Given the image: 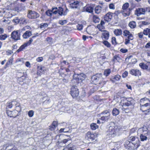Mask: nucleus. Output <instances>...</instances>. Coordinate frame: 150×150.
I'll return each instance as SVG.
<instances>
[{
  "label": "nucleus",
  "mask_w": 150,
  "mask_h": 150,
  "mask_svg": "<svg viewBox=\"0 0 150 150\" xmlns=\"http://www.w3.org/2000/svg\"><path fill=\"white\" fill-rule=\"evenodd\" d=\"M126 101V102L122 105L121 108L123 111L127 113L130 111L132 108L131 107L133 108V100L132 99L128 98Z\"/></svg>",
  "instance_id": "obj_1"
},
{
  "label": "nucleus",
  "mask_w": 150,
  "mask_h": 150,
  "mask_svg": "<svg viewBox=\"0 0 150 150\" xmlns=\"http://www.w3.org/2000/svg\"><path fill=\"white\" fill-rule=\"evenodd\" d=\"M91 79V83L95 85L98 83L102 84L103 86L106 83L105 81L100 82L102 79V75L100 73L97 74L95 75L92 76Z\"/></svg>",
  "instance_id": "obj_2"
},
{
  "label": "nucleus",
  "mask_w": 150,
  "mask_h": 150,
  "mask_svg": "<svg viewBox=\"0 0 150 150\" xmlns=\"http://www.w3.org/2000/svg\"><path fill=\"white\" fill-rule=\"evenodd\" d=\"M129 4L127 2L125 3L122 6L121 13L125 17L129 16L131 11L132 9V8H129Z\"/></svg>",
  "instance_id": "obj_3"
},
{
  "label": "nucleus",
  "mask_w": 150,
  "mask_h": 150,
  "mask_svg": "<svg viewBox=\"0 0 150 150\" xmlns=\"http://www.w3.org/2000/svg\"><path fill=\"white\" fill-rule=\"evenodd\" d=\"M119 130V128L117 126H111L109 127V133L108 135L109 138H112L115 136Z\"/></svg>",
  "instance_id": "obj_4"
},
{
  "label": "nucleus",
  "mask_w": 150,
  "mask_h": 150,
  "mask_svg": "<svg viewBox=\"0 0 150 150\" xmlns=\"http://www.w3.org/2000/svg\"><path fill=\"white\" fill-rule=\"evenodd\" d=\"M86 75L83 73L79 74H74L73 75V79L72 80L73 82L77 83L82 82L86 78Z\"/></svg>",
  "instance_id": "obj_5"
},
{
  "label": "nucleus",
  "mask_w": 150,
  "mask_h": 150,
  "mask_svg": "<svg viewBox=\"0 0 150 150\" xmlns=\"http://www.w3.org/2000/svg\"><path fill=\"white\" fill-rule=\"evenodd\" d=\"M100 115H103L100 118L101 120L106 121L110 120V113L108 110H105L103 111Z\"/></svg>",
  "instance_id": "obj_6"
},
{
  "label": "nucleus",
  "mask_w": 150,
  "mask_h": 150,
  "mask_svg": "<svg viewBox=\"0 0 150 150\" xmlns=\"http://www.w3.org/2000/svg\"><path fill=\"white\" fill-rule=\"evenodd\" d=\"M129 139L131 141V143L134 146V148L137 149L139 146V138L136 136H131Z\"/></svg>",
  "instance_id": "obj_7"
},
{
  "label": "nucleus",
  "mask_w": 150,
  "mask_h": 150,
  "mask_svg": "<svg viewBox=\"0 0 150 150\" xmlns=\"http://www.w3.org/2000/svg\"><path fill=\"white\" fill-rule=\"evenodd\" d=\"M27 16L29 19H35L39 17L40 14L35 11L29 10L28 11Z\"/></svg>",
  "instance_id": "obj_8"
},
{
  "label": "nucleus",
  "mask_w": 150,
  "mask_h": 150,
  "mask_svg": "<svg viewBox=\"0 0 150 150\" xmlns=\"http://www.w3.org/2000/svg\"><path fill=\"white\" fill-rule=\"evenodd\" d=\"M137 133L138 134H144L145 135V134H149V132L148 130L147 127L144 126L142 127L139 129L137 130Z\"/></svg>",
  "instance_id": "obj_9"
},
{
  "label": "nucleus",
  "mask_w": 150,
  "mask_h": 150,
  "mask_svg": "<svg viewBox=\"0 0 150 150\" xmlns=\"http://www.w3.org/2000/svg\"><path fill=\"white\" fill-rule=\"evenodd\" d=\"M71 90V94L72 97L73 98L77 97L79 94L78 89L76 86H72Z\"/></svg>",
  "instance_id": "obj_10"
},
{
  "label": "nucleus",
  "mask_w": 150,
  "mask_h": 150,
  "mask_svg": "<svg viewBox=\"0 0 150 150\" xmlns=\"http://www.w3.org/2000/svg\"><path fill=\"white\" fill-rule=\"evenodd\" d=\"M129 73L132 75L135 76H139L141 75L140 71L137 69H132L129 71Z\"/></svg>",
  "instance_id": "obj_11"
},
{
  "label": "nucleus",
  "mask_w": 150,
  "mask_h": 150,
  "mask_svg": "<svg viewBox=\"0 0 150 150\" xmlns=\"http://www.w3.org/2000/svg\"><path fill=\"white\" fill-rule=\"evenodd\" d=\"M96 138L95 135L91 132H88L86 134V138L89 141H92Z\"/></svg>",
  "instance_id": "obj_12"
},
{
  "label": "nucleus",
  "mask_w": 150,
  "mask_h": 150,
  "mask_svg": "<svg viewBox=\"0 0 150 150\" xmlns=\"http://www.w3.org/2000/svg\"><path fill=\"white\" fill-rule=\"evenodd\" d=\"M11 38L15 40H18L20 39V34H18V32L16 31H14L11 34Z\"/></svg>",
  "instance_id": "obj_13"
},
{
  "label": "nucleus",
  "mask_w": 150,
  "mask_h": 150,
  "mask_svg": "<svg viewBox=\"0 0 150 150\" xmlns=\"http://www.w3.org/2000/svg\"><path fill=\"white\" fill-rule=\"evenodd\" d=\"M55 9H57V10L53 11V14H56L58 13L59 15L60 16H62V15L64 16L67 14V13L65 12H63V9L62 7H59L58 9L57 8H56Z\"/></svg>",
  "instance_id": "obj_14"
},
{
  "label": "nucleus",
  "mask_w": 150,
  "mask_h": 150,
  "mask_svg": "<svg viewBox=\"0 0 150 150\" xmlns=\"http://www.w3.org/2000/svg\"><path fill=\"white\" fill-rule=\"evenodd\" d=\"M140 109L143 112H149L150 110V104L140 106Z\"/></svg>",
  "instance_id": "obj_15"
},
{
  "label": "nucleus",
  "mask_w": 150,
  "mask_h": 150,
  "mask_svg": "<svg viewBox=\"0 0 150 150\" xmlns=\"http://www.w3.org/2000/svg\"><path fill=\"white\" fill-rule=\"evenodd\" d=\"M113 13L111 12H108L105 16L104 20L107 22L110 21L112 17Z\"/></svg>",
  "instance_id": "obj_16"
},
{
  "label": "nucleus",
  "mask_w": 150,
  "mask_h": 150,
  "mask_svg": "<svg viewBox=\"0 0 150 150\" xmlns=\"http://www.w3.org/2000/svg\"><path fill=\"white\" fill-rule=\"evenodd\" d=\"M4 150H17L16 148L13 145H6L3 146Z\"/></svg>",
  "instance_id": "obj_17"
},
{
  "label": "nucleus",
  "mask_w": 150,
  "mask_h": 150,
  "mask_svg": "<svg viewBox=\"0 0 150 150\" xmlns=\"http://www.w3.org/2000/svg\"><path fill=\"white\" fill-rule=\"evenodd\" d=\"M123 35L125 36H127V38L131 39V40H132L133 39V36L132 34L129 31L125 30L123 32Z\"/></svg>",
  "instance_id": "obj_18"
},
{
  "label": "nucleus",
  "mask_w": 150,
  "mask_h": 150,
  "mask_svg": "<svg viewBox=\"0 0 150 150\" xmlns=\"http://www.w3.org/2000/svg\"><path fill=\"white\" fill-rule=\"evenodd\" d=\"M146 11L145 9L141 8H139L136 9L135 14L137 16H140L141 14H144Z\"/></svg>",
  "instance_id": "obj_19"
},
{
  "label": "nucleus",
  "mask_w": 150,
  "mask_h": 150,
  "mask_svg": "<svg viewBox=\"0 0 150 150\" xmlns=\"http://www.w3.org/2000/svg\"><path fill=\"white\" fill-rule=\"evenodd\" d=\"M140 106L150 104L149 99L146 98H143L141 99L140 100Z\"/></svg>",
  "instance_id": "obj_20"
},
{
  "label": "nucleus",
  "mask_w": 150,
  "mask_h": 150,
  "mask_svg": "<svg viewBox=\"0 0 150 150\" xmlns=\"http://www.w3.org/2000/svg\"><path fill=\"white\" fill-rule=\"evenodd\" d=\"M121 76L119 75H116L115 76H112L110 79V80L113 83H115L116 81H119L121 78Z\"/></svg>",
  "instance_id": "obj_21"
},
{
  "label": "nucleus",
  "mask_w": 150,
  "mask_h": 150,
  "mask_svg": "<svg viewBox=\"0 0 150 150\" xmlns=\"http://www.w3.org/2000/svg\"><path fill=\"white\" fill-rule=\"evenodd\" d=\"M79 2L78 1H74L70 4V7L73 8H76L79 5Z\"/></svg>",
  "instance_id": "obj_22"
},
{
  "label": "nucleus",
  "mask_w": 150,
  "mask_h": 150,
  "mask_svg": "<svg viewBox=\"0 0 150 150\" xmlns=\"http://www.w3.org/2000/svg\"><path fill=\"white\" fill-rule=\"evenodd\" d=\"M109 33L107 31H105L102 33L101 37L103 40H108L109 37Z\"/></svg>",
  "instance_id": "obj_23"
},
{
  "label": "nucleus",
  "mask_w": 150,
  "mask_h": 150,
  "mask_svg": "<svg viewBox=\"0 0 150 150\" xmlns=\"http://www.w3.org/2000/svg\"><path fill=\"white\" fill-rule=\"evenodd\" d=\"M32 35V33L29 31H26L23 35V37L24 39L28 38Z\"/></svg>",
  "instance_id": "obj_24"
},
{
  "label": "nucleus",
  "mask_w": 150,
  "mask_h": 150,
  "mask_svg": "<svg viewBox=\"0 0 150 150\" xmlns=\"http://www.w3.org/2000/svg\"><path fill=\"white\" fill-rule=\"evenodd\" d=\"M140 140L142 141H146L148 139L149 134H145L144 135V134H139Z\"/></svg>",
  "instance_id": "obj_25"
},
{
  "label": "nucleus",
  "mask_w": 150,
  "mask_h": 150,
  "mask_svg": "<svg viewBox=\"0 0 150 150\" xmlns=\"http://www.w3.org/2000/svg\"><path fill=\"white\" fill-rule=\"evenodd\" d=\"M114 33L116 36H119L122 34V31L121 29H117L114 30Z\"/></svg>",
  "instance_id": "obj_26"
},
{
  "label": "nucleus",
  "mask_w": 150,
  "mask_h": 150,
  "mask_svg": "<svg viewBox=\"0 0 150 150\" xmlns=\"http://www.w3.org/2000/svg\"><path fill=\"white\" fill-rule=\"evenodd\" d=\"M20 23L22 24H26L29 21L28 19L23 17L20 18Z\"/></svg>",
  "instance_id": "obj_27"
},
{
  "label": "nucleus",
  "mask_w": 150,
  "mask_h": 150,
  "mask_svg": "<svg viewBox=\"0 0 150 150\" xmlns=\"http://www.w3.org/2000/svg\"><path fill=\"white\" fill-rule=\"evenodd\" d=\"M12 112H13L12 111L8 110H7L6 111V113L8 116H9L10 117H16L18 115H14L13 114Z\"/></svg>",
  "instance_id": "obj_28"
},
{
  "label": "nucleus",
  "mask_w": 150,
  "mask_h": 150,
  "mask_svg": "<svg viewBox=\"0 0 150 150\" xmlns=\"http://www.w3.org/2000/svg\"><path fill=\"white\" fill-rule=\"evenodd\" d=\"M129 25L131 28H134L136 26V22L134 21H131L129 23Z\"/></svg>",
  "instance_id": "obj_29"
},
{
  "label": "nucleus",
  "mask_w": 150,
  "mask_h": 150,
  "mask_svg": "<svg viewBox=\"0 0 150 150\" xmlns=\"http://www.w3.org/2000/svg\"><path fill=\"white\" fill-rule=\"evenodd\" d=\"M119 113V111L117 108H114L112 111V114L113 116H116Z\"/></svg>",
  "instance_id": "obj_30"
},
{
  "label": "nucleus",
  "mask_w": 150,
  "mask_h": 150,
  "mask_svg": "<svg viewBox=\"0 0 150 150\" xmlns=\"http://www.w3.org/2000/svg\"><path fill=\"white\" fill-rule=\"evenodd\" d=\"M94 10L96 13L98 14L100 13L101 11V7L99 6H96Z\"/></svg>",
  "instance_id": "obj_31"
},
{
  "label": "nucleus",
  "mask_w": 150,
  "mask_h": 150,
  "mask_svg": "<svg viewBox=\"0 0 150 150\" xmlns=\"http://www.w3.org/2000/svg\"><path fill=\"white\" fill-rule=\"evenodd\" d=\"M13 59L12 56L10 57L8 62L6 63V67H7L8 65L12 64Z\"/></svg>",
  "instance_id": "obj_32"
},
{
  "label": "nucleus",
  "mask_w": 150,
  "mask_h": 150,
  "mask_svg": "<svg viewBox=\"0 0 150 150\" xmlns=\"http://www.w3.org/2000/svg\"><path fill=\"white\" fill-rule=\"evenodd\" d=\"M140 67L143 69H146L148 68V66L144 63H140L139 64Z\"/></svg>",
  "instance_id": "obj_33"
},
{
  "label": "nucleus",
  "mask_w": 150,
  "mask_h": 150,
  "mask_svg": "<svg viewBox=\"0 0 150 150\" xmlns=\"http://www.w3.org/2000/svg\"><path fill=\"white\" fill-rule=\"evenodd\" d=\"M27 46V45L25 43L20 47L19 48L17 51L16 52H20L23 50L25 48V47Z\"/></svg>",
  "instance_id": "obj_34"
},
{
  "label": "nucleus",
  "mask_w": 150,
  "mask_h": 150,
  "mask_svg": "<svg viewBox=\"0 0 150 150\" xmlns=\"http://www.w3.org/2000/svg\"><path fill=\"white\" fill-rule=\"evenodd\" d=\"M91 128L93 130H95L98 128V126L96 123H92L90 125Z\"/></svg>",
  "instance_id": "obj_35"
},
{
  "label": "nucleus",
  "mask_w": 150,
  "mask_h": 150,
  "mask_svg": "<svg viewBox=\"0 0 150 150\" xmlns=\"http://www.w3.org/2000/svg\"><path fill=\"white\" fill-rule=\"evenodd\" d=\"M121 60V58L119 57L118 55H115L113 57V61L114 62L116 61L119 62Z\"/></svg>",
  "instance_id": "obj_36"
},
{
  "label": "nucleus",
  "mask_w": 150,
  "mask_h": 150,
  "mask_svg": "<svg viewBox=\"0 0 150 150\" xmlns=\"http://www.w3.org/2000/svg\"><path fill=\"white\" fill-rule=\"evenodd\" d=\"M93 8L91 6H88L86 8V11L90 13L93 12Z\"/></svg>",
  "instance_id": "obj_37"
},
{
  "label": "nucleus",
  "mask_w": 150,
  "mask_h": 150,
  "mask_svg": "<svg viewBox=\"0 0 150 150\" xmlns=\"http://www.w3.org/2000/svg\"><path fill=\"white\" fill-rule=\"evenodd\" d=\"M13 105V101L11 102L7 103L6 107V110L11 108L12 107Z\"/></svg>",
  "instance_id": "obj_38"
},
{
  "label": "nucleus",
  "mask_w": 150,
  "mask_h": 150,
  "mask_svg": "<svg viewBox=\"0 0 150 150\" xmlns=\"http://www.w3.org/2000/svg\"><path fill=\"white\" fill-rule=\"evenodd\" d=\"M111 73V70L109 69H108L105 70L104 72V75L105 76H108Z\"/></svg>",
  "instance_id": "obj_39"
},
{
  "label": "nucleus",
  "mask_w": 150,
  "mask_h": 150,
  "mask_svg": "<svg viewBox=\"0 0 150 150\" xmlns=\"http://www.w3.org/2000/svg\"><path fill=\"white\" fill-rule=\"evenodd\" d=\"M37 69L38 71L37 74L38 75H40V73L42 72L43 71V68L42 67H39V66H38Z\"/></svg>",
  "instance_id": "obj_40"
},
{
  "label": "nucleus",
  "mask_w": 150,
  "mask_h": 150,
  "mask_svg": "<svg viewBox=\"0 0 150 150\" xmlns=\"http://www.w3.org/2000/svg\"><path fill=\"white\" fill-rule=\"evenodd\" d=\"M150 32V29L146 28L144 30L143 34L145 35H148Z\"/></svg>",
  "instance_id": "obj_41"
},
{
  "label": "nucleus",
  "mask_w": 150,
  "mask_h": 150,
  "mask_svg": "<svg viewBox=\"0 0 150 150\" xmlns=\"http://www.w3.org/2000/svg\"><path fill=\"white\" fill-rule=\"evenodd\" d=\"M54 9L55 8H53L52 11H50L49 10H47L46 12V14L49 16H52V14L53 13V11H54Z\"/></svg>",
  "instance_id": "obj_42"
},
{
  "label": "nucleus",
  "mask_w": 150,
  "mask_h": 150,
  "mask_svg": "<svg viewBox=\"0 0 150 150\" xmlns=\"http://www.w3.org/2000/svg\"><path fill=\"white\" fill-rule=\"evenodd\" d=\"M103 43L105 46L108 47H110V44L107 41L105 40L103 42Z\"/></svg>",
  "instance_id": "obj_43"
},
{
  "label": "nucleus",
  "mask_w": 150,
  "mask_h": 150,
  "mask_svg": "<svg viewBox=\"0 0 150 150\" xmlns=\"http://www.w3.org/2000/svg\"><path fill=\"white\" fill-rule=\"evenodd\" d=\"M68 147H66L67 150H73L75 148V146L72 145H68Z\"/></svg>",
  "instance_id": "obj_44"
},
{
  "label": "nucleus",
  "mask_w": 150,
  "mask_h": 150,
  "mask_svg": "<svg viewBox=\"0 0 150 150\" xmlns=\"http://www.w3.org/2000/svg\"><path fill=\"white\" fill-rule=\"evenodd\" d=\"M70 139L69 138L67 139H65L62 140L60 143H59V144H62L63 143L65 144L68 141L70 140Z\"/></svg>",
  "instance_id": "obj_45"
},
{
  "label": "nucleus",
  "mask_w": 150,
  "mask_h": 150,
  "mask_svg": "<svg viewBox=\"0 0 150 150\" xmlns=\"http://www.w3.org/2000/svg\"><path fill=\"white\" fill-rule=\"evenodd\" d=\"M99 19L98 17L96 16H94L93 17V21L95 23H98L99 22Z\"/></svg>",
  "instance_id": "obj_46"
},
{
  "label": "nucleus",
  "mask_w": 150,
  "mask_h": 150,
  "mask_svg": "<svg viewBox=\"0 0 150 150\" xmlns=\"http://www.w3.org/2000/svg\"><path fill=\"white\" fill-rule=\"evenodd\" d=\"M46 40L49 44H52V38L50 37H48L46 39Z\"/></svg>",
  "instance_id": "obj_47"
},
{
  "label": "nucleus",
  "mask_w": 150,
  "mask_h": 150,
  "mask_svg": "<svg viewBox=\"0 0 150 150\" xmlns=\"http://www.w3.org/2000/svg\"><path fill=\"white\" fill-rule=\"evenodd\" d=\"M20 19L18 18L17 17H15L14 19L13 20V21L15 22L16 24L20 23Z\"/></svg>",
  "instance_id": "obj_48"
},
{
  "label": "nucleus",
  "mask_w": 150,
  "mask_h": 150,
  "mask_svg": "<svg viewBox=\"0 0 150 150\" xmlns=\"http://www.w3.org/2000/svg\"><path fill=\"white\" fill-rule=\"evenodd\" d=\"M7 38V35L6 34L1 35H0V40H4Z\"/></svg>",
  "instance_id": "obj_49"
},
{
  "label": "nucleus",
  "mask_w": 150,
  "mask_h": 150,
  "mask_svg": "<svg viewBox=\"0 0 150 150\" xmlns=\"http://www.w3.org/2000/svg\"><path fill=\"white\" fill-rule=\"evenodd\" d=\"M83 25L82 24H78L77 25V28L78 30H81L83 29Z\"/></svg>",
  "instance_id": "obj_50"
},
{
  "label": "nucleus",
  "mask_w": 150,
  "mask_h": 150,
  "mask_svg": "<svg viewBox=\"0 0 150 150\" xmlns=\"http://www.w3.org/2000/svg\"><path fill=\"white\" fill-rule=\"evenodd\" d=\"M67 23L66 20H60L59 21V23L60 25H62Z\"/></svg>",
  "instance_id": "obj_51"
},
{
  "label": "nucleus",
  "mask_w": 150,
  "mask_h": 150,
  "mask_svg": "<svg viewBox=\"0 0 150 150\" xmlns=\"http://www.w3.org/2000/svg\"><path fill=\"white\" fill-rule=\"evenodd\" d=\"M13 105H15L16 107L21 106L20 103L16 101H13Z\"/></svg>",
  "instance_id": "obj_52"
},
{
  "label": "nucleus",
  "mask_w": 150,
  "mask_h": 150,
  "mask_svg": "<svg viewBox=\"0 0 150 150\" xmlns=\"http://www.w3.org/2000/svg\"><path fill=\"white\" fill-rule=\"evenodd\" d=\"M34 115V112L33 110H30L28 113V115L29 117H31L33 116Z\"/></svg>",
  "instance_id": "obj_53"
},
{
  "label": "nucleus",
  "mask_w": 150,
  "mask_h": 150,
  "mask_svg": "<svg viewBox=\"0 0 150 150\" xmlns=\"http://www.w3.org/2000/svg\"><path fill=\"white\" fill-rule=\"evenodd\" d=\"M112 43L113 45H115L117 44L116 39L115 37H113L112 38Z\"/></svg>",
  "instance_id": "obj_54"
},
{
  "label": "nucleus",
  "mask_w": 150,
  "mask_h": 150,
  "mask_svg": "<svg viewBox=\"0 0 150 150\" xmlns=\"http://www.w3.org/2000/svg\"><path fill=\"white\" fill-rule=\"evenodd\" d=\"M128 72L127 71H125L122 75V76L123 78H126L128 75Z\"/></svg>",
  "instance_id": "obj_55"
},
{
  "label": "nucleus",
  "mask_w": 150,
  "mask_h": 150,
  "mask_svg": "<svg viewBox=\"0 0 150 150\" xmlns=\"http://www.w3.org/2000/svg\"><path fill=\"white\" fill-rule=\"evenodd\" d=\"M33 40L32 38H30V40L28 41L27 42L25 43L27 45V46L30 45L31 43V42L33 41Z\"/></svg>",
  "instance_id": "obj_56"
},
{
  "label": "nucleus",
  "mask_w": 150,
  "mask_h": 150,
  "mask_svg": "<svg viewBox=\"0 0 150 150\" xmlns=\"http://www.w3.org/2000/svg\"><path fill=\"white\" fill-rule=\"evenodd\" d=\"M15 109L16 111V112H18H18H20L21 110V106L19 107H16Z\"/></svg>",
  "instance_id": "obj_57"
},
{
  "label": "nucleus",
  "mask_w": 150,
  "mask_h": 150,
  "mask_svg": "<svg viewBox=\"0 0 150 150\" xmlns=\"http://www.w3.org/2000/svg\"><path fill=\"white\" fill-rule=\"evenodd\" d=\"M136 131V129L135 128H133L131 129L130 132L129 134H132L134 132H135Z\"/></svg>",
  "instance_id": "obj_58"
},
{
  "label": "nucleus",
  "mask_w": 150,
  "mask_h": 150,
  "mask_svg": "<svg viewBox=\"0 0 150 150\" xmlns=\"http://www.w3.org/2000/svg\"><path fill=\"white\" fill-rule=\"evenodd\" d=\"M109 8L110 9H115V6L113 4H111L109 5Z\"/></svg>",
  "instance_id": "obj_59"
},
{
  "label": "nucleus",
  "mask_w": 150,
  "mask_h": 150,
  "mask_svg": "<svg viewBox=\"0 0 150 150\" xmlns=\"http://www.w3.org/2000/svg\"><path fill=\"white\" fill-rule=\"evenodd\" d=\"M131 39H129L128 38H127L125 39V45H127L129 43V42Z\"/></svg>",
  "instance_id": "obj_60"
},
{
  "label": "nucleus",
  "mask_w": 150,
  "mask_h": 150,
  "mask_svg": "<svg viewBox=\"0 0 150 150\" xmlns=\"http://www.w3.org/2000/svg\"><path fill=\"white\" fill-rule=\"evenodd\" d=\"M64 132H69L70 131V129L69 127H66L65 128H64Z\"/></svg>",
  "instance_id": "obj_61"
},
{
  "label": "nucleus",
  "mask_w": 150,
  "mask_h": 150,
  "mask_svg": "<svg viewBox=\"0 0 150 150\" xmlns=\"http://www.w3.org/2000/svg\"><path fill=\"white\" fill-rule=\"evenodd\" d=\"M43 60V58L42 57H40L37 58L36 60L37 62H41Z\"/></svg>",
  "instance_id": "obj_62"
},
{
  "label": "nucleus",
  "mask_w": 150,
  "mask_h": 150,
  "mask_svg": "<svg viewBox=\"0 0 150 150\" xmlns=\"http://www.w3.org/2000/svg\"><path fill=\"white\" fill-rule=\"evenodd\" d=\"M48 26V25L46 23H44L43 24H41L40 25V28H45V27H47Z\"/></svg>",
  "instance_id": "obj_63"
},
{
  "label": "nucleus",
  "mask_w": 150,
  "mask_h": 150,
  "mask_svg": "<svg viewBox=\"0 0 150 150\" xmlns=\"http://www.w3.org/2000/svg\"><path fill=\"white\" fill-rule=\"evenodd\" d=\"M57 121H54L52 123V125L56 127L57 126Z\"/></svg>",
  "instance_id": "obj_64"
}]
</instances>
